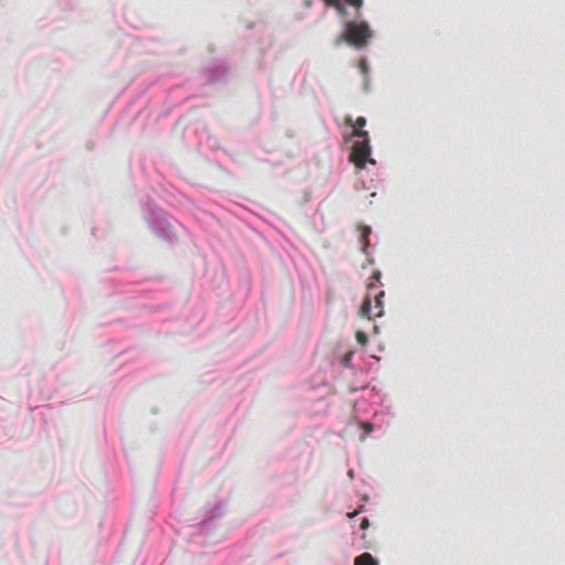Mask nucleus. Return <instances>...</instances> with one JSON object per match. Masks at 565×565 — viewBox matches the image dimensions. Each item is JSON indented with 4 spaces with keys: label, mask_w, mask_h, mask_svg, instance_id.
I'll return each instance as SVG.
<instances>
[{
    "label": "nucleus",
    "mask_w": 565,
    "mask_h": 565,
    "mask_svg": "<svg viewBox=\"0 0 565 565\" xmlns=\"http://www.w3.org/2000/svg\"><path fill=\"white\" fill-rule=\"evenodd\" d=\"M332 8L337 10L341 18L345 19L348 17V11L342 0L339 1V6H333Z\"/></svg>",
    "instance_id": "obj_8"
},
{
    "label": "nucleus",
    "mask_w": 565,
    "mask_h": 565,
    "mask_svg": "<svg viewBox=\"0 0 565 565\" xmlns=\"http://www.w3.org/2000/svg\"><path fill=\"white\" fill-rule=\"evenodd\" d=\"M345 2L355 9V15L359 18L361 15L363 0H345Z\"/></svg>",
    "instance_id": "obj_7"
},
{
    "label": "nucleus",
    "mask_w": 565,
    "mask_h": 565,
    "mask_svg": "<svg viewBox=\"0 0 565 565\" xmlns=\"http://www.w3.org/2000/svg\"><path fill=\"white\" fill-rule=\"evenodd\" d=\"M372 36L373 32L366 21H347L344 24V31L334 39L333 43L335 46L348 43L349 45L360 50L367 45Z\"/></svg>",
    "instance_id": "obj_1"
},
{
    "label": "nucleus",
    "mask_w": 565,
    "mask_h": 565,
    "mask_svg": "<svg viewBox=\"0 0 565 565\" xmlns=\"http://www.w3.org/2000/svg\"><path fill=\"white\" fill-rule=\"evenodd\" d=\"M354 565H379V563L370 553H363L354 559Z\"/></svg>",
    "instance_id": "obj_4"
},
{
    "label": "nucleus",
    "mask_w": 565,
    "mask_h": 565,
    "mask_svg": "<svg viewBox=\"0 0 565 565\" xmlns=\"http://www.w3.org/2000/svg\"><path fill=\"white\" fill-rule=\"evenodd\" d=\"M355 338L359 344H361L362 347L366 345L369 342L367 335L363 331H358Z\"/></svg>",
    "instance_id": "obj_10"
},
{
    "label": "nucleus",
    "mask_w": 565,
    "mask_h": 565,
    "mask_svg": "<svg viewBox=\"0 0 565 565\" xmlns=\"http://www.w3.org/2000/svg\"><path fill=\"white\" fill-rule=\"evenodd\" d=\"M371 233V228L369 226H362L361 239L364 242V248L369 245L367 237Z\"/></svg>",
    "instance_id": "obj_11"
},
{
    "label": "nucleus",
    "mask_w": 565,
    "mask_h": 565,
    "mask_svg": "<svg viewBox=\"0 0 565 565\" xmlns=\"http://www.w3.org/2000/svg\"><path fill=\"white\" fill-rule=\"evenodd\" d=\"M351 138H358V141H370L369 139V132L366 130H363L361 128H353V131L351 134Z\"/></svg>",
    "instance_id": "obj_6"
},
{
    "label": "nucleus",
    "mask_w": 565,
    "mask_h": 565,
    "mask_svg": "<svg viewBox=\"0 0 565 565\" xmlns=\"http://www.w3.org/2000/svg\"><path fill=\"white\" fill-rule=\"evenodd\" d=\"M385 297V291L381 290L374 296L375 305L372 309V300H371V291L367 292L366 297L364 298L361 308H360V316L362 318H366L369 320L380 318L384 313V302L383 298Z\"/></svg>",
    "instance_id": "obj_2"
},
{
    "label": "nucleus",
    "mask_w": 565,
    "mask_h": 565,
    "mask_svg": "<svg viewBox=\"0 0 565 565\" xmlns=\"http://www.w3.org/2000/svg\"><path fill=\"white\" fill-rule=\"evenodd\" d=\"M370 523H369V520L366 518H364L362 521H361V529L362 530H366L369 527Z\"/></svg>",
    "instance_id": "obj_14"
},
{
    "label": "nucleus",
    "mask_w": 565,
    "mask_h": 565,
    "mask_svg": "<svg viewBox=\"0 0 565 565\" xmlns=\"http://www.w3.org/2000/svg\"><path fill=\"white\" fill-rule=\"evenodd\" d=\"M322 1L324 2L326 6L333 7V6H339L340 0H322Z\"/></svg>",
    "instance_id": "obj_12"
},
{
    "label": "nucleus",
    "mask_w": 565,
    "mask_h": 565,
    "mask_svg": "<svg viewBox=\"0 0 565 565\" xmlns=\"http://www.w3.org/2000/svg\"><path fill=\"white\" fill-rule=\"evenodd\" d=\"M370 154V141H355L350 153V162H352L356 169L362 170L365 168ZM370 162L374 163V160L370 159Z\"/></svg>",
    "instance_id": "obj_3"
},
{
    "label": "nucleus",
    "mask_w": 565,
    "mask_h": 565,
    "mask_svg": "<svg viewBox=\"0 0 565 565\" xmlns=\"http://www.w3.org/2000/svg\"><path fill=\"white\" fill-rule=\"evenodd\" d=\"M380 278H381V273L379 270H375L371 276L372 281L367 285L369 291L376 288L375 282L380 281Z\"/></svg>",
    "instance_id": "obj_9"
},
{
    "label": "nucleus",
    "mask_w": 565,
    "mask_h": 565,
    "mask_svg": "<svg viewBox=\"0 0 565 565\" xmlns=\"http://www.w3.org/2000/svg\"><path fill=\"white\" fill-rule=\"evenodd\" d=\"M344 122L353 128H363L366 125V119L364 117H359L355 121L351 116H347L344 118Z\"/></svg>",
    "instance_id": "obj_5"
},
{
    "label": "nucleus",
    "mask_w": 565,
    "mask_h": 565,
    "mask_svg": "<svg viewBox=\"0 0 565 565\" xmlns=\"http://www.w3.org/2000/svg\"><path fill=\"white\" fill-rule=\"evenodd\" d=\"M358 514L356 511L352 512V513H348V518L352 519L354 518L355 515Z\"/></svg>",
    "instance_id": "obj_15"
},
{
    "label": "nucleus",
    "mask_w": 565,
    "mask_h": 565,
    "mask_svg": "<svg viewBox=\"0 0 565 565\" xmlns=\"http://www.w3.org/2000/svg\"><path fill=\"white\" fill-rule=\"evenodd\" d=\"M359 66H360V70L362 71V73L365 74L367 72V65H366L365 60H361Z\"/></svg>",
    "instance_id": "obj_13"
},
{
    "label": "nucleus",
    "mask_w": 565,
    "mask_h": 565,
    "mask_svg": "<svg viewBox=\"0 0 565 565\" xmlns=\"http://www.w3.org/2000/svg\"><path fill=\"white\" fill-rule=\"evenodd\" d=\"M364 428H365L366 430H371V425H370V424H364Z\"/></svg>",
    "instance_id": "obj_16"
}]
</instances>
